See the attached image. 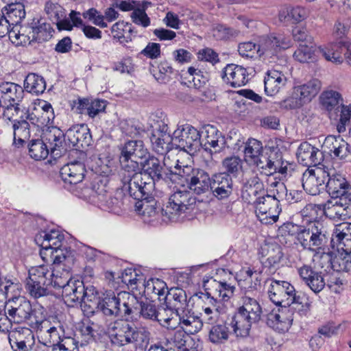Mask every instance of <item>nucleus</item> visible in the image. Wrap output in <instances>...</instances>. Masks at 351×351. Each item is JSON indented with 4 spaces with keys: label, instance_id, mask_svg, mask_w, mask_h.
Returning <instances> with one entry per match:
<instances>
[{
    "label": "nucleus",
    "instance_id": "nucleus-1",
    "mask_svg": "<svg viewBox=\"0 0 351 351\" xmlns=\"http://www.w3.org/2000/svg\"><path fill=\"white\" fill-rule=\"evenodd\" d=\"M318 212L323 213V204H307L302 210L307 218L304 226H297V239L304 249L316 251L324 246L329 239V232L323 221L318 220Z\"/></svg>",
    "mask_w": 351,
    "mask_h": 351
},
{
    "label": "nucleus",
    "instance_id": "nucleus-2",
    "mask_svg": "<svg viewBox=\"0 0 351 351\" xmlns=\"http://www.w3.org/2000/svg\"><path fill=\"white\" fill-rule=\"evenodd\" d=\"M112 344L119 347L132 344L143 349L149 340V332L145 328H137L123 320L111 322L108 326Z\"/></svg>",
    "mask_w": 351,
    "mask_h": 351
},
{
    "label": "nucleus",
    "instance_id": "nucleus-3",
    "mask_svg": "<svg viewBox=\"0 0 351 351\" xmlns=\"http://www.w3.org/2000/svg\"><path fill=\"white\" fill-rule=\"evenodd\" d=\"M130 297L126 292L106 291L101 298L95 302L98 309L106 316L129 317L136 313L137 308L132 306Z\"/></svg>",
    "mask_w": 351,
    "mask_h": 351
},
{
    "label": "nucleus",
    "instance_id": "nucleus-4",
    "mask_svg": "<svg viewBox=\"0 0 351 351\" xmlns=\"http://www.w3.org/2000/svg\"><path fill=\"white\" fill-rule=\"evenodd\" d=\"M122 190L138 202L152 198L154 192V182L147 181L139 169L120 171Z\"/></svg>",
    "mask_w": 351,
    "mask_h": 351
},
{
    "label": "nucleus",
    "instance_id": "nucleus-5",
    "mask_svg": "<svg viewBox=\"0 0 351 351\" xmlns=\"http://www.w3.org/2000/svg\"><path fill=\"white\" fill-rule=\"evenodd\" d=\"M258 169L266 176H271L276 173H280L285 178L300 176L299 172L293 169V165L283 160L282 153L277 147H265L261 156Z\"/></svg>",
    "mask_w": 351,
    "mask_h": 351
},
{
    "label": "nucleus",
    "instance_id": "nucleus-6",
    "mask_svg": "<svg viewBox=\"0 0 351 351\" xmlns=\"http://www.w3.org/2000/svg\"><path fill=\"white\" fill-rule=\"evenodd\" d=\"M51 268L46 265L32 267L28 270L25 280V289L34 298L50 294L52 281Z\"/></svg>",
    "mask_w": 351,
    "mask_h": 351
},
{
    "label": "nucleus",
    "instance_id": "nucleus-7",
    "mask_svg": "<svg viewBox=\"0 0 351 351\" xmlns=\"http://www.w3.org/2000/svg\"><path fill=\"white\" fill-rule=\"evenodd\" d=\"M195 202L190 191L184 187L177 188L170 195L165 208L162 209V214L168 220L176 221L182 213L193 209Z\"/></svg>",
    "mask_w": 351,
    "mask_h": 351
},
{
    "label": "nucleus",
    "instance_id": "nucleus-8",
    "mask_svg": "<svg viewBox=\"0 0 351 351\" xmlns=\"http://www.w3.org/2000/svg\"><path fill=\"white\" fill-rule=\"evenodd\" d=\"M322 88V83L317 79H313L302 85L293 88L291 96L280 102V107L283 109H296L311 101Z\"/></svg>",
    "mask_w": 351,
    "mask_h": 351
},
{
    "label": "nucleus",
    "instance_id": "nucleus-9",
    "mask_svg": "<svg viewBox=\"0 0 351 351\" xmlns=\"http://www.w3.org/2000/svg\"><path fill=\"white\" fill-rule=\"evenodd\" d=\"M175 169L178 170V178H183L187 183L188 188L194 193L202 195L210 190L212 179L204 170L194 169L188 165L181 168L178 164Z\"/></svg>",
    "mask_w": 351,
    "mask_h": 351
},
{
    "label": "nucleus",
    "instance_id": "nucleus-10",
    "mask_svg": "<svg viewBox=\"0 0 351 351\" xmlns=\"http://www.w3.org/2000/svg\"><path fill=\"white\" fill-rule=\"evenodd\" d=\"M119 162L121 170L140 169L138 159H143L149 154L142 141H128L119 147Z\"/></svg>",
    "mask_w": 351,
    "mask_h": 351
},
{
    "label": "nucleus",
    "instance_id": "nucleus-11",
    "mask_svg": "<svg viewBox=\"0 0 351 351\" xmlns=\"http://www.w3.org/2000/svg\"><path fill=\"white\" fill-rule=\"evenodd\" d=\"M204 287L206 291L204 298V306H214L219 309V302L218 298L223 301H228L233 296L235 289L234 286L226 282L217 281L215 279L204 280Z\"/></svg>",
    "mask_w": 351,
    "mask_h": 351
},
{
    "label": "nucleus",
    "instance_id": "nucleus-12",
    "mask_svg": "<svg viewBox=\"0 0 351 351\" xmlns=\"http://www.w3.org/2000/svg\"><path fill=\"white\" fill-rule=\"evenodd\" d=\"M291 40L282 34H271L259 38L258 43V57L263 60L275 57L284 49L289 48Z\"/></svg>",
    "mask_w": 351,
    "mask_h": 351
},
{
    "label": "nucleus",
    "instance_id": "nucleus-13",
    "mask_svg": "<svg viewBox=\"0 0 351 351\" xmlns=\"http://www.w3.org/2000/svg\"><path fill=\"white\" fill-rule=\"evenodd\" d=\"M173 145L189 154H194L199 150L202 143L199 132L191 125H185L182 129L174 131Z\"/></svg>",
    "mask_w": 351,
    "mask_h": 351
},
{
    "label": "nucleus",
    "instance_id": "nucleus-14",
    "mask_svg": "<svg viewBox=\"0 0 351 351\" xmlns=\"http://www.w3.org/2000/svg\"><path fill=\"white\" fill-rule=\"evenodd\" d=\"M144 178L147 181H153L154 186L156 182L165 181L168 182H176L178 180V170L173 172L171 170L164 171V167L160 160L154 156H149L143 162H141Z\"/></svg>",
    "mask_w": 351,
    "mask_h": 351
},
{
    "label": "nucleus",
    "instance_id": "nucleus-15",
    "mask_svg": "<svg viewBox=\"0 0 351 351\" xmlns=\"http://www.w3.org/2000/svg\"><path fill=\"white\" fill-rule=\"evenodd\" d=\"M5 313L10 322L20 324L26 321L31 324L34 318L32 304L25 297L19 296L9 300L5 306Z\"/></svg>",
    "mask_w": 351,
    "mask_h": 351
},
{
    "label": "nucleus",
    "instance_id": "nucleus-16",
    "mask_svg": "<svg viewBox=\"0 0 351 351\" xmlns=\"http://www.w3.org/2000/svg\"><path fill=\"white\" fill-rule=\"evenodd\" d=\"M53 259V267L51 268V287L62 289L73 280L69 265L73 259L70 256L61 255H57Z\"/></svg>",
    "mask_w": 351,
    "mask_h": 351
},
{
    "label": "nucleus",
    "instance_id": "nucleus-17",
    "mask_svg": "<svg viewBox=\"0 0 351 351\" xmlns=\"http://www.w3.org/2000/svg\"><path fill=\"white\" fill-rule=\"evenodd\" d=\"M328 176L327 171L322 167H317L315 169H307L302 177L304 190L309 195H318L326 189V181Z\"/></svg>",
    "mask_w": 351,
    "mask_h": 351
},
{
    "label": "nucleus",
    "instance_id": "nucleus-18",
    "mask_svg": "<svg viewBox=\"0 0 351 351\" xmlns=\"http://www.w3.org/2000/svg\"><path fill=\"white\" fill-rule=\"evenodd\" d=\"M323 204V213L333 220H345L351 217V198L331 197Z\"/></svg>",
    "mask_w": 351,
    "mask_h": 351
},
{
    "label": "nucleus",
    "instance_id": "nucleus-19",
    "mask_svg": "<svg viewBox=\"0 0 351 351\" xmlns=\"http://www.w3.org/2000/svg\"><path fill=\"white\" fill-rule=\"evenodd\" d=\"M174 132L170 134L169 127L163 122L158 123V127L153 130L150 141L154 150L160 154H164L174 147Z\"/></svg>",
    "mask_w": 351,
    "mask_h": 351
},
{
    "label": "nucleus",
    "instance_id": "nucleus-20",
    "mask_svg": "<svg viewBox=\"0 0 351 351\" xmlns=\"http://www.w3.org/2000/svg\"><path fill=\"white\" fill-rule=\"evenodd\" d=\"M298 314L288 306L280 305L277 311L273 310L267 315V324L275 330L285 332L291 327L293 321Z\"/></svg>",
    "mask_w": 351,
    "mask_h": 351
},
{
    "label": "nucleus",
    "instance_id": "nucleus-21",
    "mask_svg": "<svg viewBox=\"0 0 351 351\" xmlns=\"http://www.w3.org/2000/svg\"><path fill=\"white\" fill-rule=\"evenodd\" d=\"M328 177L326 184V189L331 197L351 198V184L345 177L333 172H328Z\"/></svg>",
    "mask_w": 351,
    "mask_h": 351
},
{
    "label": "nucleus",
    "instance_id": "nucleus-22",
    "mask_svg": "<svg viewBox=\"0 0 351 351\" xmlns=\"http://www.w3.org/2000/svg\"><path fill=\"white\" fill-rule=\"evenodd\" d=\"M297 271L302 282L314 293H318L325 287L322 272L314 269L311 265H303L298 267Z\"/></svg>",
    "mask_w": 351,
    "mask_h": 351
},
{
    "label": "nucleus",
    "instance_id": "nucleus-23",
    "mask_svg": "<svg viewBox=\"0 0 351 351\" xmlns=\"http://www.w3.org/2000/svg\"><path fill=\"white\" fill-rule=\"evenodd\" d=\"M295 288L287 281L271 280L268 295L271 301L277 306H287L288 298L291 296Z\"/></svg>",
    "mask_w": 351,
    "mask_h": 351
},
{
    "label": "nucleus",
    "instance_id": "nucleus-24",
    "mask_svg": "<svg viewBox=\"0 0 351 351\" xmlns=\"http://www.w3.org/2000/svg\"><path fill=\"white\" fill-rule=\"evenodd\" d=\"M223 81L231 87L237 88L245 85L249 81V73L245 68L235 64H229L223 69Z\"/></svg>",
    "mask_w": 351,
    "mask_h": 351
},
{
    "label": "nucleus",
    "instance_id": "nucleus-25",
    "mask_svg": "<svg viewBox=\"0 0 351 351\" xmlns=\"http://www.w3.org/2000/svg\"><path fill=\"white\" fill-rule=\"evenodd\" d=\"M210 190L218 199L228 198L233 191V180L226 172L219 173L212 176Z\"/></svg>",
    "mask_w": 351,
    "mask_h": 351
},
{
    "label": "nucleus",
    "instance_id": "nucleus-26",
    "mask_svg": "<svg viewBox=\"0 0 351 351\" xmlns=\"http://www.w3.org/2000/svg\"><path fill=\"white\" fill-rule=\"evenodd\" d=\"M296 155L298 162L306 167L319 165L324 159L322 152L306 141L300 145Z\"/></svg>",
    "mask_w": 351,
    "mask_h": 351
},
{
    "label": "nucleus",
    "instance_id": "nucleus-27",
    "mask_svg": "<svg viewBox=\"0 0 351 351\" xmlns=\"http://www.w3.org/2000/svg\"><path fill=\"white\" fill-rule=\"evenodd\" d=\"M66 136L70 143L76 148L88 147L93 141L90 129L86 124L72 126L66 131Z\"/></svg>",
    "mask_w": 351,
    "mask_h": 351
},
{
    "label": "nucleus",
    "instance_id": "nucleus-28",
    "mask_svg": "<svg viewBox=\"0 0 351 351\" xmlns=\"http://www.w3.org/2000/svg\"><path fill=\"white\" fill-rule=\"evenodd\" d=\"M332 247L337 251L351 250V223L343 222L335 226L331 238Z\"/></svg>",
    "mask_w": 351,
    "mask_h": 351
},
{
    "label": "nucleus",
    "instance_id": "nucleus-29",
    "mask_svg": "<svg viewBox=\"0 0 351 351\" xmlns=\"http://www.w3.org/2000/svg\"><path fill=\"white\" fill-rule=\"evenodd\" d=\"M86 169L83 162L73 161L67 163L60 169V176L64 183L71 185L80 183L84 178Z\"/></svg>",
    "mask_w": 351,
    "mask_h": 351
},
{
    "label": "nucleus",
    "instance_id": "nucleus-30",
    "mask_svg": "<svg viewBox=\"0 0 351 351\" xmlns=\"http://www.w3.org/2000/svg\"><path fill=\"white\" fill-rule=\"evenodd\" d=\"M319 258L324 263L328 265L327 267H330L334 271L338 272L351 271V258L349 253L346 252L339 251L334 257L330 253H322Z\"/></svg>",
    "mask_w": 351,
    "mask_h": 351
},
{
    "label": "nucleus",
    "instance_id": "nucleus-31",
    "mask_svg": "<svg viewBox=\"0 0 351 351\" xmlns=\"http://www.w3.org/2000/svg\"><path fill=\"white\" fill-rule=\"evenodd\" d=\"M62 289L63 299L68 306H82L84 291V282L82 280L73 279Z\"/></svg>",
    "mask_w": 351,
    "mask_h": 351
},
{
    "label": "nucleus",
    "instance_id": "nucleus-32",
    "mask_svg": "<svg viewBox=\"0 0 351 351\" xmlns=\"http://www.w3.org/2000/svg\"><path fill=\"white\" fill-rule=\"evenodd\" d=\"M240 301L241 305L237 311L250 320L258 322L261 319L262 308L257 300L251 295H242Z\"/></svg>",
    "mask_w": 351,
    "mask_h": 351
},
{
    "label": "nucleus",
    "instance_id": "nucleus-33",
    "mask_svg": "<svg viewBox=\"0 0 351 351\" xmlns=\"http://www.w3.org/2000/svg\"><path fill=\"white\" fill-rule=\"evenodd\" d=\"M163 299L167 308L172 309L174 312L185 309L186 306H189L186 291L180 288H171Z\"/></svg>",
    "mask_w": 351,
    "mask_h": 351
},
{
    "label": "nucleus",
    "instance_id": "nucleus-34",
    "mask_svg": "<svg viewBox=\"0 0 351 351\" xmlns=\"http://www.w3.org/2000/svg\"><path fill=\"white\" fill-rule=\"evenodd\" d=\"M287 81V78L282 72L268 71L264 79L265 93L269 96L276 95L286 85Z\"/></svg>",
    "mask_w": 351,
    "mask_h": 351
},
{
    "label": "nucleus",
    "instance_id": "nucleus-35",
    "mask_svg": "<svg viewBox=\"0 0 351 351\" xmlns=\"http://www.w3.org/2000/svg\"><path fill=\"white\" fill-rule=\"evenodd\" d=\"M261 282V272L248 268L245 271L244 279L239 281L242 295L254 297Z\"/></svg>",
    "mask_w": 351,
    "mask_h": 351
},
{
    "label": "nucleus",
    "instance_id": "nucleus-36",
    "mask_svg": "<svg viewBox=\"0 0 351 351\" xmlns=\"http://www.w3.org/2000/svg\"><path fill=\"white\" fill-rule=\"evenodd\" d=\"M260 253L263 258H265L263 264L268 267H277L283 255L281 247L275 242L265 243L261 246Z\"/></svg>",
    "mask_w": 351,
    "mask_h": 351
},
{
    "label": "nucleus",
    "instance_id": "nucleus-37",
    "mask_svg": "<svg viewBox=\"0 0 351 351\" xmlns=\"http://www.w3.org/2000/svg\"><path fill=\"white\" fill-rule=\"evenodd\" d=\"M23 95V88L17 84L5 82L0 84L1 99L5 104L22 101Z\"/></svg>",
    "mask_w": 351,
    "mask_h": 351
},
{
    "label": "nucleus",
    "instance_id": "nucleus-38",
    "mask_svg": "<svg viewBox=\"0 0 351 351\" xmlns=\"http://www.w3.org/2000/svg\"><path fill=\"white\" fill-rule=\"evenodd\" d=\"M348 43L344 40H340L337 43H330L325 48L319 49V52L328 61L335 64L343 62V58L342 53L348 51Z\"/></svg>",
    "mask_w": 351,
    "mask_h": 351
},
{
    "label": "nucleus",
    "instance_id": "nucleus-39",
    "mask_svg": "<svg viewBox=\"0 0 351 351\" xmlns=\"http://www.w3.org/2000/svg\"><path fill=\"white\" fill-rule=\"evenodd\" d=\"M257 323L237 311L229 325L237 337H247L250 335L252 324Z\"/></svg>",
    "mask_w": 351,
    "mask_h": 351
},
{
    "label": "nucleus",
    "instance_id": "nucleus-40",
    "mask_svg": "<svg viewBox=\"0 0 351 351\" xmlns=\"http://www.w3.org/2000/svg\"><path fill=\"white\" fill-rule=\"evenodd\" d=\"M130 304H132V306L137 308L136 313H134L133 316H129L130 318H133L139 314L144 319L155 320L158 315V309L153 301L145 300V301L138 302L136 298L132 296Z\"/></svg>",
    "mask_w": 351,
    "mask_h": 351
},
{
    "label": "nucleus",
    "instance_id": "nucleus-41",
    "mask_svg": "<svg viewBox=\"0 0 351 351\" xmlns=\"http://www.w3.org/2000/svg\"><path fill=\"white\" fill-rule=\"evenodd\" d=\"M32 40L43 43L47 41L52 37L53 29L50 23L43 21V19H34L31 23Z\"/></svg>",
    "mask_w": 351,
    "mask_h": 351
},
{
    "label": "nucleus",
    "instance_id": "nucleus-42",
    "mask_svg": "<svg viewBox=\"0 0 351 351\" xmlns=\"http://www.w3.org/2000/svg\"><path fill=\"white\" fill-rule=\"evenodd\" d=\"M64 138V134L60 129L53 128L44 132L42 139L47 144L49 151L56 156H59L61 154L55 152L62 146Z\"/></svg>",
    "mask_w": 351,
    "mask_h": 351
},
{
    "label": "nucleus",
    "instance_id": "nucleus-43",
    "mask_svg": "<svg viewBox=\"0 0 351 351\" xmlns=\"http://www.w3.org/2000/svg\"><path fill=\"white\" fill-rule=\"evenodd\" d=\"M41 239V247L53 248L55 250V253H62L60 247L64 240V235L58 230H51L49 232H43L37 237L36 241H39Z\"/></svg>",
    "mask_w": 351,
    "mask_h": 351
},
{
    "label": "nucleus",
    "instance_id": "nucleus-44",
    "mask_svg": "<svg viewBox=\"0 0 351 351\" xmlns=\"http://www.w3.org/2000/svg\"><path fill=\"white\" fill-rule=\"evenodd\" d=\"M265 150L260 141L255 138H249L245 143L244 148L245 160L247 162L253 163L258 167L261 156Z\"/></svg>",
    "mask_w": 351,
    "mask_h": 351
},
{
    "label": "nucleus",
    "instance_id": "nucleus-45",
    "mask_svg": "<svg viewBox=\"0 0 351 351\" xmlns=\"http://www.w3.org/2000/svg\"><path fill=\"white\" fill-rule=\"evenodd\" d=\"M156 204L152 195V198L142 199L138 202L136 204V207L141 214L145 217H147L148 218L157 219L159 216H161L162 217V220L164 221H169L166 218V216L162 214V208L156 207Z\"/></svg>",
    "mask_w": 351,
    "mask_h": 351
},
{
    "label": "nucleus",
    "instance_id": "nucleus-46",
    "mask_svg": "<svg viewBox=\"0 0 351 351\" xmlns=\"http://www.w3.org/2000/svg\"><path fill=\"white\" fill-rule=\"evenodd\" d=\"M14 145L23 147L30 138L29 124L26 120H20L12 123Z\"/></svg>",
    "mask_w": 351,
    "mask_h": 351
},
{
    "label": "nucleus",
    "instance_id": "nucleus-47",
    "mask_svg": "<svg viewBox=\"0 0 351 351\" xmlns=\"http://www.w3.org/2000/svg\"><path fill=\"white\" fill-rule=\"evenodd\" d=\"M325 145H331L335 156L339 158H346L351 152V147L340 136H328L325 139Z\"/></svg>",
    "mask_w": 351,
    "mask_h": 351
},
{
    "label": "nucleus",
    "instance_id": "nucleus-48",
    "mask_svg": "<svg viewBox=\"0 0 351 351\" xmlns=\"http://www.w3.org/2000/svg\"><path fill=\"white\" fill-rule=\"evenodd\" d=\"M144 292L147 295L152 296V294L157 295L160 301L164 300L167 291H169L166 283L159 278H151L144 284Z\"/></svg>",
    "mask_w": 351,
    "mask_h": 351
},
{
    "label": "nucleus",
    "instance_id": "nucleus-49",
    "mask_svg": "<svg viewBox=\"0 0 351 351\" xmlns=\"http://www.w3.org/2000/svg\"><path fill=\"white\" fill-rule=\"evenodd\" d=\"M46 88L44 78L36 73H29L24 81V88L26 91L38 95Z\"/></svg>",
    "mask_w": 351,
    "mask_h": 351
},
{
    "label": "nucleus",
    "instance_id": "nucleus-50",
    "mask_svg": "<svg viewBox=\"0 0 351 351\" xmlns=\"http://www.w3.org/2000/svg\"><path fill=\"white\" fill-rule=\"evenodd\" d=\"M78 108L82 110H86L91 118H94L99 113L105 110L106 101L103 99H94L90 101L87 99H79Z\"/></svg>",
    "mask_w": 351,
    "mask_h": 351
},
{
    "label": "nucleus",
    "instance_id": "nucleus-51",
    "mask_svg": "<svg viewBox=\"0 0 351 351\" xmlns=\"http://www.w3.org/2000/svg\"><path fill=\"white\" fill-rule=\"evenodd\" d=\"M2 12L5 16L10 21L12 25H18L25 16V6L23 3H8Z\"/></svg>",
    "mask_w": 351,
    "mask_h": 351
},
{
    "label": "nucleus",
    "instance_id": "nucleus-52",
    "mask_svg": "<svg viewBox=\"0 0 351 351\" xmlns=\"http://www.w3.org/2000/svg\"><path fill=\"white\" fill-rule=\"evenodd\" d=\"M230 332L226 323L214 325L209 330L208 339L215 344L224 343L228 341Z\"/></svg>",
    "mask_w": 351,
    "mask_h": 351
},
{
    "label": "nucleus",
    "instance_id": "nucleus-53",
    "mask_svg": "<svg viewBox=\"0 0 351 351\" xmlns=\"http://www.w3.org/2000/svg\"><path fill=\"white\" fill-rule=\"evenodd\" d=\"M60 322L56 316H50L46 319L38 320L34 317L33 320H31V326L36 330V332L43 338L47 335L52 328L57 326Z\"/></svg>",
    "mask_w": 351,
    "mask_h": 351
},
{
    "label": "nucleus",
    "instance_id": "nucleus-54",
    "mask_svg": "<svg viewBox=\"0 0 351 351\" xmlns=\"http://www.w3.org/2000/svg\"><path fill=\"white\" fill-rule=\"evenodd\" d=\"M92 324H83L79 329L78 333L76 335L77 340H76L77 346L78 343L81 346H86L95 341L98 335L97 332L93 327Z\"/></svg>",
    "mask_w": 351,
    "mask_h": 351
},
{
    "label": "nucleus",
    "instance_id": "nucleus-55",
    "mask_svg": "<svg viewBox=\"0 0 351 351\" xmlns=\"http://www.w3.org/2000/svg\"><path fill=\"white\" fill-rule=\"evenodd\" d=\"M288 299L287 306L291 308L293 311H297L298 315L306 313L309 308L308 299L302 293L297 294L295 291Z\"/></svg>",
    "mask_w": 351,
    "mask_h": 351
},
{
    "label": "nucleus",
    "instance_id": "nucleus-56",
    "mask_svg": "<svg viewBox=\"0 0 351 351\" xmlns=\"http://www.w3.org/2000/svg\"><path fill=\"white\" fill-rule=\"evenodd\" d=\"M43 139L32 140L28 144L29 154L36 160L45 159L49 154V148Z\"/></svg>",
    "mask_w": 351,
    "mask_h": 351
},
{
    "label": "nucleus",
    "instance_id": "nucleus-57",
    "mask_svg": "<svg viewBox=\"0 0 351 351\" xmlns=\"http://www.w3.org/2000/svg\"><path fill=\"white\" fill-rule=\"evenodd\" d=\"M320 100L322 106L330 111L333 109L338 110L342 101L341 95L335 90H326L322 93Z\"/></svg>",
    "mask_w": 351,
    "mask_h": 351
},
{
    "label": "nucleus",
    "instance_id": "nucleus-58",
    "mask_svg": "<svg viewBox=\"0 0 351 351\" xmlns=\"http://www.w3.org/2000/svg\"><path fill=\"white\" fill-rule=\"evenodd\" d=\"M27 108L22 103L14 102L7 104L5 115L8 117L9 120L12 119L13 123L20 120H24V117H27L26 110Z\"/></svg>",
    "mask_w": 351,
    "mask_h": 351
},
{
    "label": "nucleus",
    "instance_id": "nucleus-59",
    "mask_svg": "<svg viewBox=\"0 0 351 351\" xmlns=\"http://www.w3.org/2000/svg\"><path fill=\"white\" fill-rule=\"evenodd\" d=\"M254 204L256 215H263L267 211L280 206V204L275 199L267 195L257 197Z\"/></svg>",
    "mask_w": 351,
    "mask_h": 351
},
{
    "label": "nucleus",
    "instance_id": "nucleus-60",
    "mask_svg": "<svg viewBox=\"0 0 351 351\" xmlns=\"http://www.w3.org/2000/svg\"><path fill=\"white\" fill-rule=\"evenodd\" d=\"M118 196H112L110 193L104 198V201L99 202V206L104 210H107L109 212L119 214L121 210L123 203L119 197L121 196V193H117Z\"/></svg>",
    "mask_w": 351,
    "mask_h": 351
},
{
    "label": "nucleus",
    "instance_id": "nucleus-61",
    "mask_svg": "<svg viewBox=\"0 0 351 351\" xmlns=\"http://www.w3.org/2000/svg\"><path fill=\"white\" fill-rule=\"evenodd\" d=\"M295 60L302 62H309L314 60L313 46L309 43H301L293 53Z\"/></svg>",
    "mask_w": 351,
    "mask_h": 351
},
{
    "label": "nucleus",
    "instance_id": "nucleus-62",
    "mask_svg": "<svg viewBox=\"0 0 351 351\" xmlns=\"http://www.w3.org/2000/svg\"><path fill=\"white\" fill-rule=\"evenodd\" d=\"M128 26H129L128 23L119 21L114 23L111 27L113 38L117 40L118 42L123 46H125L127 43L132 41L130 36L125 35Z\"/></svg>",
    "mask_w": 351,
    "mask_h": 351
},
{
    "label": "nucleus",
    "instance_id": "nucleus-63",
    "mask_svg": "<svg viewBox=\"0 0 351 351\" xmlns=\"http://www.w3.org/2000/svg\"><path fill=\"white\" fill-rule=\"evenodd\" d=\"M153 72L156 80L165 83L170 80L173 69L168 62L163 61L158 65L156 69L153 70Z\"/></svg>",
    "mask_w": 351,
    "mask_h": 351
},
{
    "label": "nucleus",
    "instance_id": "nucleus-64",
    "mask_svg": "<svg viewBox=\"0 0 351 351\" xmlns=\"http://www.w3.org/2000/svg\"><path fill=\"white\" fill-rule=\"evenodd\" d=\"M64 330L63 325L62 324L61 322L60 321L57 326H55L53 328H52L47 335H45L43 339L45 341V344L49 343L52 344L53 346H55L62 341L63 338H62V336H64Z\"/></svg>",
    "mask_w": 351,
    "mask_h": 351
}]
</instances>
